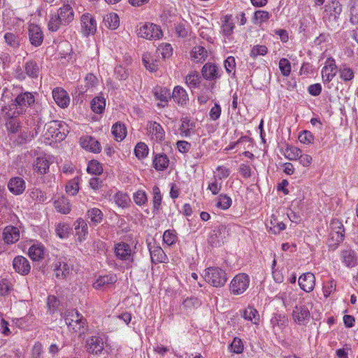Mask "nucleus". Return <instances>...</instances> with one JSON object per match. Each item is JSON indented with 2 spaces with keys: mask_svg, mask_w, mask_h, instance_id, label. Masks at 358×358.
Here are the masks:
<instances>
[{
  "mask_svg": "<svg viewBox=\"0 0 358 358\" xmlns=\"http://www.w3.org/2000/svg\"><path fill=\"white\" fill-rule=\"evenodd\" d=\"M15 99L13 103L9 106V109L6 111V115L9 118L15 117L24 114L28 108L34 107L36 113L41 110V105L36 102L34 94L29 92H23L20 88L15 89Z\"/></svg>",
  "mask_w": 358,
  "mask_h": 358,
  "instance_id": "obj_1",
  "label": "nucleus"
},
{
  "mask_svg": "<svg viewBox=\"0 0 358 358\" xmlns=\"http://www.w3.org/2000/svg\"><path fill=\"white\" fill-rule=\"evenodd\" d=\"M74 20L73 8L65 3L55 14H51L48 23V30L52 32L58 31L61 27L69 25Z\"/></svg>",
  "mask_w": 358,
  "mask_h": 358,
  "instance_id": "obj_2",
  "label": "nucleus"
},
{
  "mask_svg": "<svg viewBox=\"0 0 358 358\" xmlns=\"http://www.w3.org/2000/svg\"><path fill=\"white\" fill-rule=\"evenodd\" d=\"M342 6L338 0H332L325 5L323 20L327 27L331 31L340 29V15Z\"/></svg>",
  "mask_w": 358,
  "mask_h": 358,
  "instance_id": "obj_3",
  "label": "nucleus"
},
{
  "mask_svg": "<svg viewBox=\"0 0 358 358\" xmlns=\"http://www.w3.org/2000/svg\"><path fill=\"white\" fill-rule=\"evenodd\" d=\"M64 319L70 331L82 335L87 330V320L78 310H66L64 313Z\"/></svg>",
  "mask_w": 358,
  "mask_h": 358,
  "instance_id": "obj_4",
  "label": "nucleus"
},
{
  "mask_svg": "<svg viewBox=\"0 0 358 358\" xmlns=\"http://www.w3.org/2000/svg\"><path fill=\"white\" fill-rule=\"evenodd\" d=\"M205 280L215 287H223L227 281V275L224 270L215 266L208 267L205 270Z\"/></svg>",
  "mask_w": 358,
  "mask_h": 358,
  "instance_id": "obj_5",
  "label": "nucleus"
},
{
  "mask_svg": "<svg viewBox=\"0 0 358 358\" xmlns=\"http://www.w3.org/2000/svg\"><path fill=\"white\" fill-rule=\"evenodd\" d=\"M310 313L308 308L302 303L296 305L292 313L293 322L301 327H307L310 320Z\"/></svg>",
  "mask_w": 358,
  "mask_h": 358,
  "instance_id": "obj_6",
  "label": "nucleus"
},
{
  "mask_svg": "<svg viewBox=\"0 0 358 358\" xmlns=\"http://www.w3.org/2000/svg\"><path fill=\"white\" fill-rule=\"evenodd\" d=\"M345 228L343 222L338 219H333L330 223L329 241L331 245L337 247L344 240Z\"/></svg>",
  "mask_w": 358,
  "mask_h": 358,
  "instance_id": "obj_7",
  "label": "nucleus"
},
{
  "mask_svg": "<svg viewBox=\"0 0 358 358\" xmlns=\"http://www.w3.org/2000/svg\"><path fill=\"white\" fill-rule=\"evenodd\" d=\"M250 278L245 273H238L234 277L230 283V292L235 295L243 294L248 288Z\"/></svg>",
  "mask_w": 358,
  "mask_h": 358,
  "instance_id": "obj_8",
  "label": "nucleus"
},
{
  "mask_svg": "<svg viewBox=\"0 0 358 358\" xmlns=\"http://www.w3.org/2000/svg\"><path fill=\"white\" fill-rule=\"evenodd\" d=\"M138 35L148 40H157L162 37L163 33L160 27L153 23L146 22L139 28Z\"/></svg>",
  "mask_w": 358,
  "mask_h": 358,
  "instance_id": "obj_9",
  "label": "nucleus"
},
{
  "mask_svg": "<svg viewBox=\"0 0 358 358\" xmlns=\"http://www.w3.org/2000/svg\"><path fill=\"white\" fill-rule=\"evenodd\" d=\"M228 236L229 233L227 227L219 225L210 231L208 242L212 247H219L224 243Z\"/></svg>",
  "mask_w": 358,
  "mask_h": 358,
  "instance_id": "obj_10",
  "label": "nucleus"
},
{
  "mask_svg": "<svg viewBox=\"0 0 358 358\" xmlns=\"http://www.w3.org/2000/svg\"><path fill=\"white\" fill-rule=\"evenodd\" d=\"M337 66L333 58H328L325 66L322 69V78L324 83H329L335 77L337 72Z\"/></svg>",
  "mask_w": 358,
  "mask_h": 358,
  "instance_id": "obj_11",
  "label": "nucleus"
},
{
  "mask_svg": "<svg viewBox=\"0 0 358 358\" xmlns=\"http://www.w3.org/2000/svg\"><path fill=\"white\" fill-rule=\"evenodd\" d=\"M28 35L31 44L35 47L40 46L44 38L41 28L34 24H31L28 29Z\"/></svg>",
  "mask_w": 358,
  "mask_h": 358,
  "instance_id": "obj_12",
  "label": "nucleus"
},
{
  "mask_svg": "<svg viewBox=\"0 0 358 358\" xmlns=\"http://www.w3.org/2000/svg\"><path fill=\"white\" fill-rule=\"evenodd\" d=\"M13 268L15 272L27 275L29 273L31 266L29 260L23 256L18 255L13 260Z\"/></svg>",
  "mask_w": 358,
  "mask_h": 358,
  "instance_id": "obj_13",
  "label": "nucleus"
},
{
  "mask_svg": "<svg viewBox=\"0 0 358 358\" xmlns=\"http://www.w3.org/2000/svg\"><path fill=\"white\" fill-rule=\"evenodd\" d=\"M81 26L85 36L94 34L96 31V22L89 13H85L81 16Z\"/></svg>",
  "mask_w": 358,
  "mask_h": 358,
  "instance_id": "obj_14",
  "label": "nucleus"
},
{
  "mask_svg": "<svg viewBox=\"0 0 358 358\" xmlns=\"http://www.w3.org/2000/svg\"><path fill=\"white\" fill-rule=\"evenodd\" d=\"M81 147L91 152L99 153L101 150L100 143L91 136H84L80 138Z\"/></svg>",
  "mask_w": 358,
  "mask_h": 358,
  "instance_id": "obj_15",
  "label": "nucleus"
},
{
  "mask_svg": "<svg viewBox=\"0 0 358 358\" xmlns=\"http://www.w3.org/2000/svg\"><path fill=\"white\" fill-rule=\"evenodd\" d=\"M62 127V125L60 122L57 120L50 121V122L45 124V135L48 136V138H55L56 140L59 141L64 139L65 134L64 133H62L60 131Z\"/></svg>",
  "mask_w": 358,
  "mask_h": 358,
  "instance_id": "obj_16",
  "label": "nucleus"
},
{
  "mask_svg": "<svg viewBox=\"0 0 358 358\" xmlns=\"http://www.w3.org/2000/svg\"><path fill=\"white\" fill-rule=\"evenodd\" d=\"M115 253L116 257L121 260L133 261L131 247L126 243H117L115 246Z\"/></svg>",
  "mask_w": 358,
  "mask_h": 358,
  "instance_id": "obj_17",
  "label": "nucleus"
},
{
  "mask_svg": "<svg viewBox=\"0 0 358 358\" xmlns=\"http://www.w3.org/2000/svg\"><path fill=\"white\" fill-rule=\"evenodd\" d=\"M298 283L301 289L306 292H310L315 285V277L312 273L307 272L299 277Z\"/></svg>",
  "mask_w": 358,
  "mask_h": 358,
  "instance_id": "obj_18",
  "label": "nucleus"
},
{
  "mask_svg": "<svg viewBox=\"0 0 358 358\" xmlns=\"http://www.w3.org/2000/svg\"><path fill=\"white\" fill-rule=\"evenodd\" d=\"M235 24L232 20L231 15H225L222 19L221 33L224 38L231 41L234 33Z\"/></svg>",
  "mask_w": 358,
  "mask_h": 358,
  "instance_id": "obj_19",
  "label": "nucleus"
},
{
  "mask_svg": "<svg viewBox=\"0 0 358 358\" xmlns=\"http://www.w3.org/2000/svg\"><path fill=\"white\" fill-rule=\"evenodd\" d=\"M52 96L56 103L61 108H66L70 102V98L64 90L57 87L52 90Z\"/></svg>",
  "mask_w": 358,
  "mask_h": 358,
  "instance_id": "obj_20",
  "label": "nucleus"
},
{
  "mask_svg": "<svg viewBox=\"0 0 358 358\" xmlns=\"http://www.w3.org/2000/svg\"><path fill=\"white\" fill-rule=\"evenodd\" d=\"M50 158L44 156L36 157L33 164L34 169L40 175H44L49 171L50 165Z\"/></svg>",
  "mask_w": 358,
  "mask_h": 358,
  "instance_id": "obj_21",
  "label": "nucleus"
},
{
  "mask_svg": "<svg viewBox=\"0 0 358 358\" xmlns=\"http://www.w3.org/2000/svg\"><path fill=\"white\" fill-rule=\"evenodd\" d=\"M201 74L206 80H214L220 77L218 67L215 64L206 63L201 69Z\"/></svg>",
  "mask_w": 358,
  "mask_h": 358,
  "instance_id": "obj_22",
  "label": "nucleus"
},
{
  "mask_svg": "<svg viewBox=\"0 0 358 358\" xmlns=\"http://www.w3.org/2000/svg\"><path fill=\"white\" fill-rule=\"evenodd\" d=\"M171 96L176 103L182 106H186L189 102V96L186 90L180 86L175 87Z\"/></svg>",
  "mask_w": 358,
  "mask_h": 358,
  "instance_id": "obj_23",
  "label": "nucleus"
},
{
  "mask_svg": "<svg viewBox=\"0 0 358 358\" xmlns=\"http://www.w3.org/2000/svg\"><path fill=\"white\" fill-rule=\"evenodd\" d=\"M147 129L152 135V138L157 141H162L164 139L165 131L160 124L156 122H148Z\"/></svg>",
  "mask_w": 358,
  "mask_h": 358,
  "instance_id": "obj_24",
  "label": "nucleus"
},
{
  "mask_svg": "<svg viewBox=\"0 0 358 358\" xmlns=\"http://www.w3.org/2000/svg\"><path fill=\"white\" fill-rule=\"evenodd\" d=\"M8 187L13 194L19 195L22 194L25 189V182L20 177H14L10 179Z\"/></svg>",
  "mask_w": 358,
  "mask_h": 358,
  "instance_id": "obj_25",
  "label": "nucleus"
},
{
  "mask_svg": "<svg viewBox=\"0 0 358 358\" xmlns=\"http://www.w3.org/2000/svg\"><path fill=\"white\" fill-rule=\"evenodd\" d=\"M342 262L347 267H354L358 264V258L354 250L351 249L344 250L341 252Z\"/></svg>",
  "mask_w": 358,
  "mask_h": 358,
  "instance_id": "obj_26",
  "label": "nucleus"
},
{
  "mask_svg": "<svg viewBox=\"0 0 358 358\" xmlns=\"http://www.w3.org/2000/svg\"><path fill=\"white\" fill-rule=\"evenodd\" d=\"M76 236L78 237V241L82 242L86 239L88 234V227L85 220L82 218L78 219L75 222Z\"/></svg>",
  "mask_w": 358,
  "mask_h": 358,
  "instance_id": "obj_27",
  "label": "nucleus"
},
{
  "mask_svg": "<svg viewBox=\"0 0 358 358\" xmlns=\"http://www.w3.org/2000/svg\"><path fill=\"white\" fill-rule=\"evenodd\" d=\"M86 216L87 218L90 220V224L93 227H96L99 224L103 219V214L98 208H92L89 209L87 212Z\"/></svg>",
  "mask_w": 358,
  "mask_h": 358,
  "instance_id": "obj_28",
  "label": "nucleus"
},
{
  "mask_svg": "<svg viewBox=\"0 0 358 358\" xmlns=\"http://www.w3.org/2000/svg\"><path fill=\"white\" fill-rule=\"evenodd\" d=\"M195 123L187 117L181 119V125L179 128L182 137H189L194 132Z\"/></svg>",
  "mask_w": 358,
  "mask_h": 358,
  "instance_id": "obj_29",
  "label": "nucleus"
},
{
  "mask_svg": "<svg viewBox=\"0 0 358 358\" xmlns=\"http://www.w3.org/2000/svg\"><path fill=\"white\" fill-rule=\"evenodd\" d=\"M20 238V231L17 227L8 226L3 230V240L8 243H14Z\"/></svg>",
  "mask_w": 358,
  "mask_h": 358,
  "instance_id": "obj_30",
  "label": "nucleus"
},
{
  "mask_svg": "<svg viewBox=\"0 0 358 358\" xmlns=\"http://www.w3.org/2000/svg\"><path fill=\"white\" fill-rule=\"evenodd\" d=\"M117 281V277L114 274H108L106 275L99 276L96 282L93 284V287L96 289H102L110 285H113Z\"/></svg>",
  "mask_w": 358,
  "mask_h": 358,
  "instance_id": "obj_31",
  "label": "nucleus"
},
{
  "mask_svg": "<svg viewBox=\"0 0 358 358\" xmlns=\"http://www.w3.org/2000/svg\"><path fill=\"white\" fill-rule=\"evenodd\" d=\"M154 95L156 99L164 103V104H158V106L164 107L171 99V92L166 87H157L154 90Z\"/></svg>",
  "mask_w": 358,
  "mask_h": 358,
  "instance_id": "obj_32",
  "label": "nucleus"
},
{
  "mask_svg": "<svg viewBox=\"0 0 358 358\" xmlns=\"http://www.w3.org/2000/svg\"><path fill=\"white\" fill-rule=\"evenodd\" d=\"M54 271L57 278H65L70 273L71 266L66 262L59 259L55 263Z\"/></svg>",
  "mask_w": 358,
  "mask_h": 358,
  "instance_id": "obj_33",
  "label": "nucleus"
},
{
  "mask_svg": "<svg viewBox=\"0 0 358 358\" xmlns=\"http://www.w3.org/2000/svg\"><path fill=\"white\" fill-rule=\"evenodd\" d=\"M153 166L157 171H164L169 164V159L164 154H157L152 162Z\"/></svg>",
  "mask_w": 358,
  "mask_h": 358,
  "instance_id": "obj_34",
  "label": "nucleus"
},
{
  "mask_svg": "<svg viewBox=\"0 0 358 358\" xmlns=\"http://www.w3.org/2000/svg\"><path fill=\"white\" fill-rule=\"evenodd\" d=\"M87 345L89 346V350L92 353L99 354L103 350V343L102 339L97 336H92L87 341Z\"/></svg>",
  "mask_w": 358,
  "mask_h": 358,
  "instance_id": "obj_35",
  "label": "nucleus"
},
{
  "mask_svg": "<svg viewBox=\"0 0 358 358\" xmlns=\"http://www.w3.org/2000/svg\"><path fill=\"white\" fill-rule=\"evenodd\" d=\"M24 71L26 75L31 78H37L40 72V67L38 64L34 61L30 60L25 63Z\"/></svg>",
  "mask_w": 358,
  "mask_h": 358,
  "instance_id": "obj_36",
  "label": "nucleus"
},
{
  "mask_svg": "<svg viewBox=\"0 0 358 358\" xmlns=\"http://www.w3.org/2000/svg\"><path fill=\"white\" fill-rule=\"evenodd\" d=\"M37 134L38 131L36 128H34L31 131H29L28 128H24L22 131H21L20 134L19 135L17 139V141L19 144H24L27 142L31 141L37 136Z\"/></svg>",
  "mask_w": 358,
  "mask_h": 358,
  "instance_id": "obj_37",
  "label": "nucleus"
},
{
  "mask_svg": "<svg viewBox=\"0 0 358 358\" xmlns=\"http://www.w3.org/2000/svg\"><path fill=\"white\" fill-rule=\"evenodd\" d=\"M338 71L340 78L345 83L351 81L354 79L355 72L352 69L344 64L339 66Z\"/></svg>",
  "mask_w": 358,
  "mask_h": 358,
  "instance_id": "obj_38",
  "label": "nucleus"
},
{
  "mask_svg": "<svg viewBox=\"0 0 358 358\" xmlns=\"http://www.w3.org/2000/svg\"><path fill=\"white\" fill-rule=\"evenodd\" d=\"M54 206L58 212L62 214H68L71 211L69 201L64 196L59 197L55 200L54 202Z\"/></svg>",
  "mask_w": 358,
  "mask_h": 358,
  "instance_id": "obj_39",
  "label": "nucleus"
},
{
  "mask_svg": "<svg viewBox=\"0 0 358 358\" xmlns=\"http://www.w3.org/2000/svg\"><path fill=\"white\" fill-rule=\"evenodd\" d=\"M207 56V50L205 48L201 45L194 47L191 52V57L195 62L204 61Z\"/></svg>",
  "mask_w": 358,
  "mask_h": 358,
  "instance_id": "obj_40",
  "label": "nucleus"
},
{
  "mask_svg": "<svg viewBox=\"0 0 358 358\" xmlns=\"http://www.w3.org/2000/svg\"><path fill=\"white\" fill-rule=\"evenodd\" d=\"M113 200L115 203L122 208H128L131 202L130 197L127 193L122 192H117L113 196Z\"/></svg>",
  "mask_w": 358,
  "mask_h": 358,
  "instance_id": "obj_41",
  "label": "nucleus"
},
{
  "mask_svg": "<svg viewBox=\"0 0 358 358\" xmlns=\"http://www.w3.org/2000/svg\"><path fill=\"white\" fill-rule=\"evenodd\" d=\"M152 195L153 212L157 213L162 210V196L159 188L156 185L152 188Z\"/></svg>",
  "mask_w": 358,
  "mask_h": 358,
  "instance_id": "obj_42",
  "label": "nucleus"
},
{
  "mask_svg": "<svg viewBox=\"0 0 358 358\" xmlns=\"http://www.w3.org/2000/svg\"><path fill=\"white\" fill-rule=\"evenodd\" d=\"M103 23L105 27L110 29H115L120 25V19L116 13H109L104 16Z\"/></svg>",
  "mask_w": 358,
  "mask_h": 358,
  "instance_id": "obj_43",
  "label": "nucleus"
},
{
  "mask_svg": "<svg viewBox=\"0 0 358 358\" xmlns=\"http://www.w3.org/2000/svg\"><path fill=\"white\" fill-rule=\"evenodd\" d=\"M112 133L117 141H122L127 135V129L124 124L117 122L112 127Z\"/></svg>",
  "mask_w": 358,
  "mask_h": 358,
  "instance_id": "obj_44",
  "label": "nucleus"
},
{
  "mask_svg": "<svg viewBox=\"0 0 358 358\" xmlns=\"http://www.w3.org/2000/svg\"><path fill=\"white\" fill-rule=\"evenodd\" d=\"M143 63L145 67L151 72H155L158 69L159 62L147 53L143 55Z\"/></svg>",
  "mask_w": 358,
  "mask_h": 358,
  "instance_id": "obj_45",
  "label": "nucleus"
},
{
  "mask_svg": "<svg viewBox=\"0 0 358 358\" xmlns=\"http://www.w3.org/2000/svg\"><path fill=\"white\" fill-rule=\"evenodd\" d=\"M44 248L41 245H34L29 250V255L33 261H39L43 258Z\"/></svg>",
  "mask_w": 358,
  "mask_h": 358,
  "instance_id": "obj_46",
  "label": "nucleus"
},
{
  "mask_svg": "<svg viewBox=\"0 0 358 358\" xmlns=\"http://www.w3.org/2000/svg\"><path fill=\"white\" fill-rule=\"evenodd\" d=\"M105 99L102 96H96L91 101V108L97 114L102 113L105 109Z\"/></svg>",
  "mask_w": 358,
  "mask_h": 358,
  "instance_id": "obj_47",
  "label": "nucleus"
},
{
  "mask_svg": "<svg viewBox=\"0 0 358 358\" xmlns=\"http://www.w3.org/2000/svg\"><path fill=\"white\" fill-rule=\"evenodd\" d=\"M301 150L294 146L286 145V148L283 151L284 156L289 160H296L299 158Z\"/></svg>",
  "mask_w": 358,
  "mask_h": 358,
  "instance_id": "obj_48",
  "label": "nucleus"
},
{
  "mask_svg": "<svg viewBox=\"0 0 358 358\" xmlns=\"http://www.w3.org/2000/svg\"><path fill=\"white\" fill-rule=\"evenodd\" d=\"M5 42L13 48H18L20 44L19 35L13 32H7L4 34Z\"/></svg>",
  "mask_w": 358,
  "mask_h": 358,
  "instance_id": "obj_49",
  "label": "nucleus"
},
{
  "mask_svg": "<svg viewBox=\"0 0 358 358\" xmlns=\"http://www.w3.org/2000/svg\"><path fill=\"white\" fill-rule=\"evenodd\" d=\"M216 206L223 210L228 209L231 206V199L227 194H220L216 199Z\"/></svg>",
  "mask_w": 358,
  "mask_h": 358,
  "instance_id": "obj_50",
  "label": "nucleus"
},
{
  "mask_svg": "<svg viewBox=\"0 0 358 358\" xmlns=\"http://www.w3.org/2000/svg\"><path fill=\"white\" fill-rule=\"evenodd\" d=\"M133 199L135 203L139 206L146 204L148 201L146 192L141 189L134 193Z\"/></svg>",
  "mask_w": 358,
  "mask_h": 358,
  "instance_id": "obj_51",
  "label": "nucleus"
},
{
  "mask_svg": "<svg viewBox=\"0 0 358 358\" xmlns=\"http://www.w3.org/2000/svg\"><path fill=\"white\" fill-rule=\"evenodd\" d=\"M243 317L245 320L253 322L255 324H256L257 320H259L257 310L250 306L244 310Z\"/></svg>",
  "mask_w": 358,
  "mask_h": 358,
  "instance_id": "obj_52",
  "label": "nucleus"
},
{
  "mask_svg": "<svg viewBox=\"0 0 358 358\" xmlns=\"http://www.w3.org/2000/svg\"><path fill=\"white\" fill-rule=\"evenodd\" d=\"M229 349L230 352L233 353L241 354L243 352L244 349L243 343L239 338L235 337L232 343L229 346Z\"/></svg>",
  "mask_w": 358,
  "mask_h": 358,
  "instance_id": "obj_53",
  "label": "nucleus"
},
{
  "mask_svg": "<svg viewBox=\"0 0 358 358\" xmlns=\"http://www.w3.org/2000/svg\"><path fill=\"white\" fill-rule=\"evenodd\" d=\"M185 82L190 88H195L199 83V77L197 72L194 71L187 75L185 78Z\"/></svg>",
  "mask_w": 358,
  "mask_h": 358,
  "instance_id": "obj_54",
  "label": "nucleus"
},
{
  "mask_svg": "<svg viewBox=\"0 0 358 358\" xmlns=\"http://www.w3.org/2000/svg\"><path fill=\"white\" fill-rule=\"evenodd\" d=\"M136 156L138 159H143L147 156L148 153V148L144 143H138L134 149Z\"/></svg>",
  "mask_w": 358,
  "mask_h": 358,
  "instance_id": "obj_55",
  "label": "nucleus"
},
{
  "mask_svg": "<svg viewBox=\"0 0 358 358\" xmlns=\"http://www.w3.org/2000/svg\"><path fill=\"white\" fill-rule=\"evenodd\" d=\"M336 282L334 280H330L324 282L322 287L324 296L327 298L336 290Z\"/></svg>",
  "mask_w": 358,
  "mask_h": 358,
  "instance_id": "obj_56",
  "label": "nucleus"
},
{
  "mask_svg": "<svg viewBox=\"0 0 358 358\" xmlns=\"http://www.w3.org/2000/svg\"><path fill=\"white\" fill-rule=\"evenodd\" d=\"M70 227L68 224L59 223L56 227L57 235L61 238H66L69 236Z\"/></svg>",
  "mask_w": 358,
  "mask_h": 358,
  "instance_id": "obj_57",
  "label": "nucleus"
},
{
  "mask_svg": "<svg viewBox=\"0 0 358 358\" xmlns=\"http://www.w3.org/2000/svg\"><path fill=\"white\" fill-rule=\"evenodd\" d=\"M279 69L284 76H288L291 72V64L287 59L282 58L279 62Z\"/></svg>",
  "mask_w": 358,
  "mask_h": 358,
  "instance_id": "obj_58",
  "label": "nucleus"
},
{
  "mask_svg": "<svg viewBox=\"0 0 358 358\" xmlns=\"http://www.w3.org/2000/svg\"><path fill=\"white\" fill-rule=\"evenodd\" d=\"M87 171L94 175H99L102 173L103 168L99 162L92 160L88 164Z\"/></svg>",
  "mask_w": 358,
  "mask_h": 358,
  "instance_id": "obj_59",
  "label": "nucleus"
},
{
  "mask_svg": "<svg viewBox=\"0 0 358 358\" xmlns=\"http://www.w3.org/2000/svg\"><path fill=\"white\" fill-rule=\"evenodd\" d=\"M14 117L10 118L6 124V127L8 131L10 134H17L21 127L20 122L13 120Z\"/></svg>",
  "mask_w": 358,
  "mask_h": 358,
  "instance_id": "obj_60",
  "label": "nucleus"
},
{
  "mask_svg": "<svg viewBox=\"0 0 358 358\" xmlns=\"http://www.w3.org/2000/svg\"><path fill=\"white\" fill-rule=\"evenodd\" d=\"M114 74L115 78L120 80H124L129 76V72L127 69L121 65L117 66L114 69Z\"/></svg>",
  "mask_w": 358,
  "mask_h": 358,
  "instance_id": "obj_61",
  "label": "nucleus"
},
{
  "mask_svg": "<svg viewBox=\"0 0 358 358\" xmlns=\"http://www.w3.org/2000/svg\"><path fill=\"white\" fill-rule=\"evenodd\" d=\"M200 304L201 303L199 300L196 297L187 298L182 303L184 308L187 310H192V308H197Z\"/></svg>",
  "mask_w": 358,
  "mask_h": 358,
  "instance_id": "obj_62",
  "label": "nucleus"
},
{
  "mask_svg": "<svg viewBox=\"0 0 358 358\" xmlns=\"http://www.w3.org/2000/svg\"><path fill=\"white\" fill-rule=\"evenodd\" d=\"M314 139L313 135L309 131L304 130L299 135V140L301 143L310 144Z\"/></svg>",
  "mask_w": 358,
  "mask_h": 358,
  "instance_id": "obj_63",
  "label": "nucleus"
},
{
  "mask_svg": "<svg viewBox=\"0 0 358 358\" xmlns=\"http://www.w3.org/2000/svg\"><path fill=\"white\" fill-rule=\"evenodd\" d=\"M163 241L168 245H171L177 241V236L173 231L166 230L163 235Z\"/></svg>",
  "mask_w": 358,
  "mask_h": 358,
  "instance_id": "obj_64",
  "label": "nucleus"
}]
</instances>
